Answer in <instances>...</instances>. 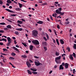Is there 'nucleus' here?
I'll return each mask as SVG.
<instances>
[{"label":"nucleus","mask_w":76,"mask_h":76,"mask_svg":"<svg viewBox=\"0 0 76 76\" xmlns=\"http://www.w3.org/2000/svg\"><path fill=\"white\" fill-rule=\"evenodd\" d=\"M72 56H73V57L75 58H76V54H75V53H73V54H72Z\"/></svg>","instance_id":"obj_35"},{"label":"nucleus","mask_w":76,"mask_h":76,"mask_svg":"<svg viewBox=\"0 0 76 76\" xmlns=\"http://www.w3.org/2000/svg\"><path fill=\"white\" fill-rule=\"evenodd\" d=\"M34 63H35V65L36 66H39V65L40 64H42L39 63V62L38 61V62L35 61Z\"/></svg>","instance_id":"obj_3"},{"label":"nucleus","mask_w":76,"mask_h":76,"mask_svg":"<svg viewBox=\"0 0 76 76\" xmlns=\"http://www.w3.org/2000/svg\"><path fill=\"white\" fill-rule=\"evenodd\" d=\"M32 73H33L34 75H36L37 74V72H32Z\"/></svg>","instance_id":"obj_43"},{"label":"nucleus","mask_w":76,"mask_h":76,"mask_svg":"<svg viewBox=\"0 0 76 76\" xmlns=\"http://www.w3.org/2000/svg\"><path fill=\"white\" fill-rule=\"evenodd\" d=\"M32 42L34 44H35V45H39V41L37 40H33Z\"/></svg>","instance_id":"obj_2"},{"label":"nucleus","mask_w":76,"mask_h":76,"mask_svg":"<svg viewBox=\"0 0 76 76\" xmlns=\"http://www.w3.org/2000/svg\"><path fill=\"white\" fill-rule=\"evenodd\" d=\"M61 58V56H59L58 57H57L56 58H55V60H60Z\"/></svg>","instance_id":"obj_12"},{"label":"nucleus","mask_w":76,"mask_h":76,"mask_svg":"<svg viewBox=\"0 0 76 76\" xmlns=\"http://www.w3.org/2000/svg\"><path fill=\"white\" fill-rule=\"evenodd\" d=\"M29 61L30 63H33V62L31 60H29Z\"/></svg>","instance_id":"obj_63"},{"label":"nucleus","mask_w":76,"mask_h":76,"mask_svg":"<svg viewBox=\"0 0 76 76\" xmlns=\"http://www.w3.org/2000/svg\"><path fill=\"white\" fill-rule=\"evenodd\" d=\"M20 8H17L15 9V10H17V11H19V10H20Z\"/></svg>","instance_id":"obj_28"},{"label":"nucleus","mask_w":76,"mask_h":76,"mask_svg":"<svg viewBox=\"0 0 76 76\" xmlns=\"http://www.w3.org/2000/svg\"><path fill=\"white\" fill-rule=\"evenodd\" d=\"M44 49L45 50V51H47V47H44Z\"/></svg>","instance_id":"obj_45"},{"label":"nucleus","mask_w":76,"mask_h":76,"mask_svg":"<svg viewBox=\"0 0 76 76\" xmlns=\"http://www.w3.org/2000/svg\"><path fill=\"white\" fill-rule=\"evenodd\" d=\"M73 47H74V48L75 50H76V44H74Z\"/></svg>","instance_id":"obj_32"},{"label":"nucleus","mask_w":76,"mask_h":76,"mask_svg":"<svg viewBox=\"0 0 76 76\" xmlns=\"http://www.w3.org/2000/svg\"><path fill=\"white\" fill-rule=\"evenodd\" d=\"M11 16H16V15L15 14H13V15H11Z\"/></svg>","instance_id":"obj_59"},{"label":"nucleus","mask_w":76,"mask_h":76,"mask_svg":"<svg viewBox=\"0 0 76 76\" xmlns=\"http://www.w3.org/2000/svg\"><path fill=\"white\" fill-rule=\"evenodd\" d=\"M31 70H32V71H33L34 72H36L37 70V69H35V68H31Z\"/></svg>","instance_id":"obj_10"},{"label":"nucleus","mask_w":76,"mask_h":76,"mask_svg":"<svg viewBox=\"0 0 76 76\" xmlns=\"http://www.w3.org/2000/svg\"><path fill=\"white\" fill-rule=\"evenodd\" d=\"M22 29H23L21 28H17L16 29V31H22Z\"/></svg>","instance_id":"obj_16"},{"label":"nucleus","mask_w":76,"mask_h":76,"mask_svg":"<svg viewBox=\"0 0 76 76\" xmlns=\"http://www.w3.org/2000/svg\"><path fill=\"white\" fill-rule=\"evenodd\" d=\"M7 39L8 42H12V40L10 37H7Z\"/></svg>","instance_id":"obj_6"},{"label":"nucleus","mask_w":76,"mask_h":76,"mask_svg":"<svg viewBox=\"0 0 76 76\" xmlns=\"http://www.w3.org/2000/svg\"><path fill=\"white\" fill-rule=\"evenodd\" d=\"M27 72L28 74H29V75H32V72L30 71V70H28Z\"/></svg>","instance_id":"obj_19"},{"label":"nucleus","mask_w":76,"mask_h":76,"mask_svg":"<svg viewBox=\"0 0 76 76\" xmlns=\"http://www.w3.org/2000/svg\"><path fill=\"white\" fill-rule=\"evenodd\" d=\"M10 60H13L15 58L12 57H10L9 58Z\"/></svg>","instance_id":"obj_26"},{"label":"nucleus","mask_w":76,"mask_h":76,"mask_svg":"<svg viewBox=\"0 0 76 76\" xmlns=\"http://www.w3.org/2000/svg\"><path fill=\"white\" fill-rule=\"evenodd\" d=\"M34 47L32 45H31L29 46V48L30 50H32V49Z\"/></svg>","instance_id":"obj_20"},{"label":"nucleus","mask_w":76,"mask_h":76,"mask_svg":"<svg viewBox=\"0 0 76 76\" xmlns=\"http://www.w3.org/2000/svg\"><path fill=\"white\" fill-rule=\"evenodd\" d=\"M57 64H59L60 63V61L58 60H55Z\"/></svg>","instance_id":"obj_29"},{"label":"nucleus","mask_w":76,"mask_h":76,"mask_svg":"<svg viewBox=\"0 0 76 76\" xmlns=\"http://www.w3.org/2000/svg\"><path fill=\"white\" fill-rule=\"evenodd\" d=\"M46 35L48 39H49V36H48V35L47 34H46Z\"/></svg>","instance_id":"obj_44"},{"label":"nucleus","mask_w":76,"mask_h":76,"mask_svg":"<svg viewBox=\"0 0 76 76\" xmlns=\"http://www.w3.org/2000/svg\"><path fill=\"white\" fill-rule=\"evenodd\" d=\"M19 5V7L20 8H21L22 7V4H20V3H18Z\"/></svg>","instance_id":"obj_27"},{"label":"nucleus","mask_w":76,"mask_h":76,"mask_svg":"<svg viewBox=\"0 0 76 76\" xmlns=\"http://www.w3.org/2000/svg\"><path fill=\"white\" fill-rule=\"evenodd\" d=\"M38 31L37 30H33L32 31V35L34 37H36L38 35Z\"/></svg>","instance_id":"obj_1"},{"label":"nucleus","mask_w":76,"mask_h":76,"mask_svg":"<svg viewBox=\"0 0 76 76\" xmlns=\"http://www.w3.org/2000/svg\"><path fill=\"white\" fill-rule=\"evenodd\" d=\"M37 23L39 24H42L43 23V21H39L38 22H37Z\"/></svg>","instance_id":"obj_14"},{"label":"nucleus","mask_w":76,"mask_h":76,"mask_svg":"<svg viewBox=\"0 0 76 76\" xmlns=\"http://www.w3.org/2000/svg\"><path fill=\"white\" fill-rule=\"evenodd\" d=\"M64 69V68L63 67V65H60V67H59V70H61V69Z\"/></svg>","instance_id":"obj_15"},{"label":"nucleus","mask_w":76,"mask_h":76,"mask_svg":"<svg viewBox=\"0 0 76 76\" xmlns=\"http://www.w3.org/2000/svg\"><path fill=\"white\" fill-rule=\"evenodd\" d=\"M0 25H6V23H0Z\"/></svg>","instance_id":"obj_31"},{"label":"nucleus","mask_w":76,"mask_h":76,"mask_svg":"<svg viewBox=\"0 0 76 76\" xmlns=\"http://www.w3.org/2000/svg\"><path fill=\"white\" fill-rule=\"evenodd\" d=\"M76 71H75V69H74L73 70V74H75V72Z\"/></svg>","instance_id":"obj_48"},{"label":"nucleus","mask_w":76,"mask_h":76,"mask_svg":"<svg viewBox=\"0 0 76 76\" xmlns=\"http://www.w3.org/2000/svg\"><path fill=\"white\" fill-rule=\"evenodd\" d=\"M21 57L23 58H26L27 57V56H26L25 55H22Z\"/></svg>","instance_id":"obj_22"},{"label":"nucleus","mask_w":76,"mask_h":76,"mask_svg":"<svg viewBox=\"0 0 76 76\" xmlns=\"http://www.w3.org/2000/svg\"><path fill=\"white\" fill-rule=\"evenodd\" d=\"M7 2L8 3H9V4H10V3H12V1L10 0H7Z\"/></svg>","instance_id":"obj_24"},{"label":"nucleus","mask_w":76,"mask_h":76,"mask_svg":"<svg viewBox=\"0 0 76 76\" xmlns=\"http://www.w3.org/2000/svg\"><path fill=\"white\" fill-rule=\"evenodd\" d=\"M56 42H57L58 45H59V42H58V39H56Z\"/></svg>","instance_id":"obj_33"},{"label":"nucleus","mask_w":76,"mask_h":76,"mask_svg":"<svg viewBox=\"0 0 76 76\" xmlns=\"http://www.w3.org/2000/svg\"><path fill=\"white\" fill-rule=\"evenodd\" d=\"M34 57L37 59L39 58V57L35 56H34Z\"/></svg>","instance_id":"obj_49"},{"label":"nucleus","mask_w":76,"mask_h":76,"mask_svg":"<svg viewBox=\"0 0 76 76\" xmlns=\"http://www.w3.org/2000/svg\"><path fill=\"white\" fill-rule=\"evenodd\" d=\"M11 55L13 56H16V54L15 53H11Z\"/></svg>","instance_id":"obj_38"},{"label":"nucleus","mask_w":76,"mask_h":76,"mask_svg":"<svg viewBox=\"0 0 76 76\" xmlns=\"http://www.w3.org/2000/svg\"><path fill=\"white\" fill-rule=\"evenodd\" d=\"M69 58H71V60H73V56H72V55H70Z\"/></svg>","instance_id":"obj_23"},{"label":"nucleus","mask_w":76,"mask_h":76,"mask_svg":"<svg viewBox=\"0 0 76 76\" xmlns=\"http://www.w3.org/2000/svg\"><path fill=\"white\" fill-rule=\"evenodd\" d=\"M66 56V54H64L62 55V57H64Z\"/></svg>","instance_id":"obj_57"},{"label":"nucleus","mask_w":76,"mask_h":76,"mask_svg":"<svg viewBox=\"0 0 76 76\" xmlns=\"http://www.w3.org/2000/svg\"><path fill=\"white\" fill-rule=\"evenodd\" d=\"M3 42H0V45H3Z\"/></svg>","instance_id":"obj_56"},{"label":"nucleus","mask_w":76,"mask_h":76,"mask_svg":"<svg viewBox=\"0 0 76 76\" xmlns=\"http://www.w3.org/2000/svg\"><path fill=\"white\" fill-rule=\"evenodd\" d=\"M12 47L13 48H14V49L15 50H16V51H18V53H20V51H19V50H18V49L17 48H16L14 46H13Z\"/></svg>","instance_id":"obj_5"},{"label":"nucleus","mask_w":76,"mask_h":76,"mask_svg":"<svg viewBox=\"0 0 76 76\" xmlns=\"http://www.w3.org/2000/svg\"><path fill=\"white\" fill-rule=\"evenodd\" d=\"M26 64H27L28 67H31V65L30 63H29V62L28 61H27L26 62Z\"/></svg>","instance_id":"obj_4"},{"label":"nucleus","mask_w":76,"mask_h":76,"mask_svg":"<svg viewBox=\"0 0 76 76\" xmlns=\"http://www.w3.org/2000/svg\"><path fill=\"white\" fill-rule=\"evenodd\" d=\"M48 31L50 32H51V30L50 29H49Z\"/></svg>","instance_id":"obj_64"},{"label":"nucleus","mask_w":76,"mask_h":76,"mask_svg":"<svg viewBox=\"0 0 76 76\" xmlns=\"http://www.w3.org/2000/svg\"><path fill=\"white\" fill-rule=\"evenodd\" d=\"M59 14H60V15H64V12H61Z\"/></svg>","instance_id":"obj_41"},{"label":"nucleus","mask_w":76,"mask_h":76,"mask_svg":"<svg viewBox=\"0 0 76 76\" xmlns=\"http://www.w3.org/2000/svg\"><path fill=\"white\" fill-rule=\"evenodd\" d=\"M15 34L16 35H19V32L18 31H16L15 32Z\"/></svg>","instance_id":"obj_39"},{"label":"nucleus","mask_w":76,"mask_h":76,"mask_svg":"<svg viewBox=\"0 0 76 76\" xmlns=\"http://www.w3.org/2000/svg\"><path fill=\"white\" fill-rule=\"evenodd\" d=\"M65 24L66 25H68V24H69L70 23V22L69 21H67L65 23Z\"/></svg>","instance_id":"obj_37"},{"label":"nucleus","mask_w":76,"mask_h":76,"mask_svg":"<svg viewBox=\"0 0 76 76\" xmlns=\"http://www.w3.org/2000/svg\"><path fill=\"white\" fill-rule=\"evenodd\" d=\"M1 54H2V55H4V56H7V54H5V53H1Z\"/></svg>","instance_id":"obj_46"},{"label":"nucleus","mask_w":76,"mask_h":76,"mask_svg":"<svg viewBox=\"0 0 76 76\" xmlns=\"http://www.w3.org/2000/svg\"><path fill=\"white\" fill-rule=\"evenodd\" d=\"M56 55L57 56H59V52H56Z\"/></svg>","instance_id":"obj_25"},{"label":"nucleus","mask_w":76,"mask_h":76,"mask_svg":"<svg viewBox=\"0 0 76 76\" xmlns=\"http://www.w3.org/2000/svg\"><path fill=\"white\" fill-rule=\"evenodd\" d=\"M57 28H58V29H60V26H59V25H57Z\"/></svg>","instance_id":"obj_62"},{"label":"nucleus","mask_w":76,"mask_h":76,"mask_svg":"<svg viewBox=\"0 0 76 76\" xmlns=\"http://www.w3.org/2000/svg\"><path fill=\"white\" fill-rule=\"evenodd\" d=\"M0 41H4V42H7V40L6 39L2 38L1 39H0Z\"/></svg>","instance_id":"obj_8"},{"label":"nucleus","mask_w":76,"mask_h":76,"mask_svg":"<svg viewBox=\"0 0 76 76\" xmlns=\"http://www.w3.org/2000/svg\"><path fill=\"white\" fill-rule=\"evenodd\" d=\"M3 60L4 62H6L7 61V59L6 58H4V57H3Z\"/></svg>","instance_id":"obj_21"},{"label":"nucleus","mask_w":76,"mask_h":76,"mask_svg":"<svg viewBox=\"0 0 76 76\" xmlns=\"http://www.w3.org/2000/svg\"><path fill=\"white\" fill-rule=\"evenodd\" d=\"M7 20V21H8L9 22H10L11 23H12V21L10 20H9L8 19H6Z\"/></svg>","instance_id":"obj_40"},{"label":"nucleus","mask_w":76,"mask_h":76,"mask_svg":"<svg viewBox=\"0 0 76 76\" xmlns=\"http://www.w3.org/2000/svg\"><path fill=\"white\" fill-rule=\"evenodd\" d=\"M60 12H61V11L58 10H56V13L57 14H60Z\"/></svg>","instance_id":"obj_9"},{"label":"nucleus","mask_w":76,"mask_h":76,"mask_svg":"<svg viewBox=\"0 0 76 76\" xmlns=\"http://www.w3.org/2000/svg\"><path fill=\"white\" fill-rule=\"evenodd\" d=\"M52 16L53 17H55L56 18V17L57 16V14L56 13L55 14H53Z\"/></svg>","instance_id":"obj_30"},{"label":"nucleus","mask_w":76,"mask_h":76,"mask_svg":"<svg viewBox=\"0 0 76 76\" xmlns=\"http://www.w3.org/2000/svg\"><path fill=\"white\" fill-rule=\"evenodd\" d=\"M60 41L61 42V44H64V41H63V40L62 39H61L60 40Z\"/></svg>","instance_id":"obj_18"},{"label":"nucleus","mask_w":76,"mask_h":76,"mask_svg":"<svg viewBox=\"0 0 76 76\" xmlns=\"http://www.w3.org/2000/svg\"><path fill=\"white\" fill-rule=\"evenodd\" d=\"M65 67L66 69H67L68 68V65L67 63H66L65 64Z\"/></svg>","instance_id":"obj_13"},{"label":"nucleus","mask_w":76,"mask_h":76,"mask_svg":"<svg viewBox=\"0 0 76 76\" xmlns=\"http://www.w3.org/2000/svg\"><path fill=\"white\" fill-rule=\"evenodd\" d=\"M57 65H55L54 66V68L56 69V68H57Z\"/></svg>","instance_id":"obj_60"},{"label":"nucleus","mask_w":76,"mask_h":76,"mask_svg":"<svg viewBox=\"0 0 76 76\" xmlns=\"http://www.w3.org/2000/svg\"><path fill=\"white\" fill-rule=\"evenodd\" d=\"M23 23V22L22 21H20V20H18L17 21V23H19V24H22Z\"/></svg>","instance_id":"obj_17"},{"label":"nucleus","mask_w":76,"mask_h":76,"mask_svg":"<svg viewBox=\"0 0 76 76\" xmlns=\"http://www.w3.org/2000/svg\"><path fill=\"white\" fill-rule=\"evenodd\" d=\"M47 2H45L43 4V5H47Z\"/></svg>","instance_id":"obj_54"},{"label":"nucleus","mask_w":76,"mask_h":76,"mask_svg":"<svg viewBox=\"0 0 76 76\" xmlns=\"http://www.w3.org/2000/svg\"><path fill=\"white\" fill-rule=\"evenodd\" d=\"M6 26L7 28L8 29H11V28H12V26H11V25H9Z\"/></svg>","instance_id":"obj_11"},{"label":"nucleus","mask_w":76,"mask_h":76,"mask_svg":"<svg viewBox=\"0 0 76 76\" xmlns=\"http://www.w3.org/2000/svg\"><path fill=\"white\" fill-rule=\"evenodd\" d=\"M22 44L25 47H26V46H27L26 44L25 43H22Z\"/></svg>","instance_id":"obj_42"},{"label":"nucleus","mask_w":76,"mask_h":76,"mask_svg":"<svg viewBox=\"0 0 76 76\" xmlns=\"http://www.w3.org/2000/svg\"><path fill=\"white\" fill-rule=\"evenodd\" d=\"M10 43H11V42H8L7 44V46H9V45H10Z\"/></svg>","instance_id":"obj_36"},{"label":"nucleus","mask_w":76,"mask_h":76,"mask_svg":"<svg viewBox=\"0 0 76 76\" xmlns=\"http://www.w3.org/2000/svg\"><path fill=\"white\" fill-rule=\"evenodd\" d=\"M66 56V54H64L62 55V57H64Z\"/></svg>","instance_id":"obj_58"},{"label":"nucleus","mask_w":76,"mask_h":76,"mask_svg":"<svg viewBox=\"0 0 76 76\" xmlns=\"http://www.w3.org/2000/svg\"><path fill=\"white\" fill-rule=\"evenodd\" d=\"M66 49L68 50V51H69V52H70V48H69V47H67Z\"/></svg>","instance_id":"obj_34"},{"label":"nucleus","mask_w":76,"mask_h":76,"mask_svg":"<svg viewBox=\"0 0 76 76\" xmlns=\"http://www.w3.org/2000/svg\"><path fill=\"white\" fill-rule=\"evenodd\" d=\"M50 19H51L52 20H53V17H52V16L50 15Z\"/></svg>","instance_id":"obj_51"},{"label":"nucleus","mask_w":76,"mask_h":76,"mask_svg":"<svg viewBox=\"0 0 76 76\" xmlns=\"http://www.w3.org/2000/svg\"><path fill=\"white\" fill-rule=\"evenodd\" d=\"M43 39H45V41H47V38H46V37H43Z\"/></svg>","instance_id":"obj_50"},{"label":"nucleus","mask_w":76,"mask_h":76,"mask_svg":"<svg viewBox=\"0 0 76 76\" xmlns=\"http://www.w3.org/2000/svg\"><path fill=\"white\" fill-rule=\"evenodd\" d=\"M21 1H23V2H25V3L27 2V1H25L24 0H20Z\"/></svg>","instance_id":"obj_61"},{"label":"nucleus","mask_w":76,"mask_h":76,"mask_svg":"<svg viewBox=\"0 0 76 76\" xmlns=\"http://www.w3.org/2000/svg\"><path fill=\"white\" fill-rule=\"evenodd\" d=\"M4 30H1L0 31V33H4Z\"/></svg>","instance_id":"obj_47"},{"label":"nucleus","mask_w":76,"mask_h":76,"mask_svg":"<svg viewBox=\"0 0 76 76\" xmlns=\"http://www.w3.org/2000/svg\"><path fill=\"white\" fill-rule=\"evenodd\" d=\"M3 4V2L1 1L0 0V4Z\"/></svg>","instance_id":"obj_53"},{"label":"nucleus","mask_w":76,"mask_h":76,"mask_svg":"<svg viewBox=\"0 0 76 76\" xmlns=\"http://www.w3.org/2000/svg\"><path fill=\"white\" fill-rule=\"evenodd\" d=\"M5 10L7 11H8V12H10V13H15V12L12 11H11V10L8 9H5Z\"/></svg>","instance_id":"obj_7"},{"label":"nucleus","mask_w":76,"mask_h":76,"mask_svg":"<svg viewBox=\"0 0 76 76\" xmlns=\"http://www.w3.org/2000/svg\"><path fill=\"white\" fill-rule=\"evenodd\" d=\"M4 30H5V31H6L7 30H8V28H4Z\"/></svg>","instance_id":"obj_55"},{"label":"nucleus","mask_w":76,"mask_h":76,"mask_svg":"<svg viewBox=\"0 0 76 76\" xmlns=\"http://www.w3.org/2000/svg\"><path fill=\"white\" fill-rule=\"evenodd\" d=\"M3 50L4 51H7V49L5 48H3Z\"/></svg>","instance_id":"obj_52"}]
</instances>
